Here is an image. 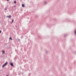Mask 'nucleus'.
Segmentation results:
<instances>
[{
    "mask_svg": "<svg viewBox=\"0 0 76 76\" xmlns=\"http://www.w3.org/2000/svg\"><path fill=\"white\" fill-rule=\"evenodd\" d=\"M7 64V62H6V63L2 66V68H3V67H4V66H6Z\"/></svg>",
    "mask_w": 76,
    "mask_h": 76,
    "instance_id": "1",
    "label": "nucleus"
},
{
    "mask_svg": "<svg viewBox=\"0 0 76 76\" xmlns=\"http://www.w3.org/2000/svg\"><path fill=\"white\" fill-rule=\"evenodd\" d=\"M10 64L11 66H13V63H11Z\"/></svg>",
    "mask_w": 76,
    "mask_h": 76,
    "instance_id": "2",
    "label": "nucleus"
},
{
    "mask_svg": "<svg viewBox=\"0 0 76 76\" xmlns=\"http://www.w3.org/2000/svg\"><path fill=\"white\" fill-rule=\"evenodd\" d=\"M22 7H25V5H24L23 4H22Z\"/></svg>",
    "mask_w": 76,
    "mask_h": 76,
    "instance_id": "3",
    "label": "nucleus"
},
{
    "mask_svg": "<svg viewBox=\"0 0 76 76\" xmlns=\"http://www.w3.org/2000/svg\"><path fill=\"white\" fill-rule=\"evenodd\" d=\"M10 17H11V15H10L9 16H8L7 17H7H8V18L10 17Z\"/></svg>",
    "mask_w": 76,
    "mask_h": 76,
    "instance_id": "4",
    "label": "nucleus"
},
{
    "mask_svg": "<svg viewBox=\"0 0 76 76\" xmlns=\"http://www.w3.org/2000/svg\"><path fill=\"white\" fill-rule=\"evenodd\" d=\"M2 53H4V51H2Z\"/></svg>",
    "mask_w": 76,
    "mask_h": 76,
    "instance_id": "5",
    "label": "nucleus"
},
{
    "mask_svg": "<svg viewBox=\"0 0 76 76\" xmlns=\"http://www.w3.org/2000/svg\"><path fill=\"white\" fill-rule=\"evenodd\" d=\"M10 39H11V40H12V38H11V37H10Z\"/></svg>",
    "mask_w": 76,
    "mask_h": 76,
    "instance_id": "6",
    "label": "nucleus"
},
{
    "mask_svg": "<svg viewBox=\"0 0 76 76\" xmlns=\"http://www.w3.org/2000/svg\"><path fill=\"white\" fill-rule=\"evenodd\" d=\"M14 3H15V4H16V1H14Z\"/></svg>",
    "mask_w": 76,
    "mask_h": 76,
    "instance_id": "7",
    "label": "nucleus"
},
{
    "mask_svg": "<svg viewBox=\"0 0 76 76\" xmlns=\"http://www.w3.org/2000/svg\"><path fill=\"white\" fill-rule=\"evenodd\" d=\"M13 20H12V23H13Z\"/></svg>",
    "mask_w": 76,
    "mask_h": 76,
    "instance_id": "8",
    "label": "nucleus"
},
{
    "mask_svg": "<svg viewBox=\"0 0 76 76\" xmlns=\"http://www.w3.org/2000/svg\"><path fill=\"white\" fill-rule=\"evenodd\" d=\"M5 10H7V8H5Z\"/></svg>",
    "mask_w": 76,
    "mask_h": 76,
    "instance_id": "9",
    "label": "nucleus"
},
{
    "mask_svg": "<svg viewBox=\"0 0 76 76\" xmlns=\"http://www.w3.org/2000/svg\"><path fill=\"white\" fill-rule=\"evenodd\" d=\"M75 34H76V31L75 32Z\"/></svg>",
    "mask_w": 76,
    "mask_h": 76,
    "instance_id": "10",
    "label": "nucleus"
},
{
    "mask_svg": "<svg viewBox=\"0 0 76 76\" xmlns=\"http://www.w3.org/2000/svg\"><path fill=\"white\" fill-rule=\"evenodd\" d=\"M0 33H1V31H0Z\"/></svg>",
    "mask_w": 76,
    "mask_h": 76,
    "instance_id": "11",
    "label": "nucleus"
},
{
    "mask_svg": "<svg viewBox=\"0 0 76 76\" xmlns=\"http://www.w3.org/2000/svg\"><path fill=\"white\" fill-rule=\"evenodd\" d=\"M9 0H7V1H9Z\"/></svg>",
    "mask_w": 76,
    "mask_h": 76,
    "instance_id": "12",
    "label": "nucleus"
}]
</instances>
